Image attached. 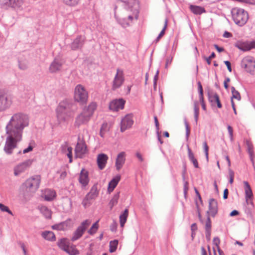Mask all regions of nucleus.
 I'll return each instance as SVG.
<instances>
[{"label": "nucleus", "instance_id": "a19ab883", "mask_svg": "<svg viewBox=\"0 0 255 255\" xmlns=\"http://www.w3.org/2000/svg\"><path fill=\"white\" fill-rule=\"evenodd\" d=\"M167 22L168 20L167 19L165 20L164 22V27L162 30V31L160 32V34H159L158 37L157 38V41H158L165 34V30H166L167 26Z\"/></svg>", "mask_w": 255, "mask_h": 255}, {"label": "nucleus", "instance_id": "9b49d317", "mask_svg": "<svg viewBox=\"0 0 255 255\" xmlns=\"http://www.w3.org/2000/svg\"><path fill=\"white\" fill-rule=\"evenodd\" d=\"M125 81L123 71L118 69L112 83V89L115 90L123 85Z\"/></svg>", "mask_w": 255, "mask_h": 255}, {"label": "nucleus", "instance_id": "6ab92c4d", "mask_svg": "<svg viewBox=\"0 0 255 255\" xmlns=\"http://www.w3.org/2000/svg\"><path fill=\"white\" fill-rule=\"evenodd\" d=\"M237 47L243 51H249L254 48V42H240L237 44Z\"/></svg>", "mask_w": 255, "mask_h": 255}, {"label": "nucleus", "instance_id": "5fc2aeb1", "mask_svg": "<svg viewBox=\"0 0 255 255\" xmlns=\"http://www.w3.org/2000/svg\"><path fill=\"white\" fill-rule=\"evenodd\" d=\"M215 57V54L214 52H212V54H211V55L208 57V58H206V61L208 63V65H210L211 63V59L214 58V57Z\"/></svg>", "mask_w": 255, "mask_h": 255}, {"label": "nucleus", "instance_id": "052dcab7", "mask_svg": "<svg viewBox=\"0 0 255 255\" xmlns=\"http://www.w3.org/2000/svg\"><path fill=\"white\" fill-rule=\"evenodd\" d=\"M224 63L227 66L228 70L229 72H232V67L231 63L229 61H225Z\"/></svg>", "mask_w": 255, "mask_h": 255}, {"label": "nucleus", "instance_id": "4c0bfd02", "mask_svg": "<svg viewBox=\"0 0 255 255\" xmlns=\"http://www.w3.org/2000/svg\"><path fill=\"white\" fill-rule=\"evenodd\" d=\"M98 221L95 223L91 227V228L88 231V233L91 235H93L96 233L97 231L99 225H98Z\"/></svg>", "mask_w": 255, "mask_h": 255}, {"label": "nucleus", "instance_id": "f03ea898", "mask_svg": "<svg viewBox=\"0 0 255 255\" xmlns=\"http://www.w3.org/2000/svg\"><path fill=\"white\" fill-rule=\"evenodd\" d=\"M130 2H134V4L131 7H128L123 13V18L121 20V24L126 27L132 22V20L137 19L138 14V5L134 0H128Z\"/></svg>", "mask_w": 255, "mask_h": 255}, {"label": "nucleus", "instance_id": "680f3d73", "mask_svg": "<svg viewBox=\"0 0 255 255\" xmlns=\"http://www.w3.org/2000/svg\"><path fill=\"white\" fill-rule=\"evenodd\" d=\"M216 96H218L217 94H213V95H210L209 96V99L211 102H215Z\"/></svg>", "mask_w": 255, "mask_h": 255}, {"label": "nucleus", "instance_id": "864d4df0", "mask_svg": "<svg viewBox=\"0 0 255 255\" xmlns=\"http://www.w3.org/2000/svg\"><path fill=\"white\" fill-rule=\"evenodd\" d=\"M108 155L104 153H100L97 156V159H108Z\"/></svg>", "mask_w": 255, "mask_h": 255}, {"label": "nucleus", "instance_id": "39448f33", "mask_svg": "<svg viewBox=\"0 0 255 255\" xmlns=\"http://www.w3.org/2000/svg\"><path fill=\"white\" fill-rule=\"evenodd\" d=\"M232 13L234 22L239 26L244 25L248 20V13L243 9L234 8L232 10Z\"/></svg>", "mask_w": 255, "mask_h": 255}, {"label": "nucleus", "instance_id": "774afa93", "mask_svg": "<svg viewBox=\"0 0 255 255\" xmlns=\"http://www.w3.org/2000/svg\"><path fill=\"white\" fill-rule=\"evenodd\" d=\"M107 128H108V125H107V124H105V123L102 125V127L101 128V129H102V130H103L104 131H106L107 130Z\"/></svg>", "mask_w": 255, "mask_h": 255}, {"label": "nucleus", "instance_id": "412c9836", "mask_svg": "<svg viewBox=\"0 0 255 255\" xmlns=\"http://www.w3.org/2000/svg\"><path fill=\"white\" fill-rule=\"evenodd\" d=\"M121 180V176L118 175L114 177L109 183L108 191L109 193L112 192L116 188Z\"/></svg>", "mask_w": 255, "mask_h": 255}, {"label": "nucleus", "instance_id": "f8f14e48", "mask_svg": "<svg viewBox=\"0 0 255 255\" xmlns=\"http://www.w3.org/2000/svg\"><path fill=\"white\" fill-rule=\"evenodd\" d=\"M133 124V116L132 114L126 115L121 122V131L124 132L130 128Z\"/></svg>", "mask_w": 255, "mask_h": 255}, {"label": "nucleus", "instance_id": "393cba45", "mask_svg": "<svg viewBox=\"0 0 255 255\" xmlns=\"http://www.w3.org/2000/svg\"><path fill=\"white\" fill-rule=\"evenodd\" d=\"M244 184L245 185L246 200L248 202L249 199H252L253 194L249 183L247 181H244Z\"/></svg>", "mask_w": 255, "mask_h": 255}, {"label": "nucleus", "instance_id": "72a5a7b5", "mask_svg": "<svg viewBox=\"0 0 255 255\" xmlns=\"http://www.w3.org/2000/svg\"><path fill=\"white\" fill-rule=\"evenodd\" d=\"M120 197V192H118L114 195L112 199L109 202V206L110 209L112 210L113 208L117 204L118 200Z\"/></svg>", "mask_w": 255, "mask_h": 255}, {"label": "nucleus", "instance_id": "603ef678", "mask_svg": "<svg viewBox=\"0 0 255 255\" xmlns=\"http://www.w3.org/2000/svg\"><path fill=\"white\" fill-rule=\"evenodd\" d=\"M213 244L217 247V249H218V248H220L219 244L220 243V240L218 237H215L213 239Z\"/></svg>", "mask_w": 255, "mask_h": 255}, {"label": "nucleus", "instance_id": "ea45409f", "mask_svg": "<svg viewBox=\"0 0 255 255\" xmlns=\"http://www.w3.org/2000/svg\"><path fill=\"white\" fill-rule=\"evenodd\" d=\"M63 1L66 5L75 6L78 3L79 0H63Z\"/></svg>", "mask_w": 255, "mask_h": 255}, {"label": "nucleus", "instance_id": "c03bdc74", "mask_svg": "<svg viewBox=\"0 0 255 255\" xmlns=\"http://www.w3.org/2000/svg\"><path fill=\"white\" fill-rule=\"evenodd\" d=\"M125 164V160H116V167L117 170H120Z\"/></svg>", "mask_w": 255, "mask_h": 255}, {"label": "nucleus", "instance_id": "7ed1b4c3", "mask_svg": "<svg viewBox=\"0 0 255 255\" xmlns=\"http://www.w3.org/2000/svg\"><path fill=\"white\" fill-rule=\"evenodd\" d=\"M96 109V104L94 103H91L87 108H84L76 119L75 123L76 126L79 127L87 124Z\"/></svg>", "mask_w": 255, "mask_h": 255}, {"label": "nucleus", "instance_id": "cd10ccee", "mask_svg": "<svg viewBox=\"0 0 255 255\" xmlns=\"http://www.w3.org/2000/svg\"><path fill=\"white\" fill-rule=\"evenodd\" d=\"M38 209L40 212L43 215L48 219L51 218V212L46 206L41 205L38 206Z\"/></svg>", "mask_w": 255, "mask_h": 255}, {"label": "nucleus", "instance_id": "58836bf2", "mask_svg": "<svg viewBox=\"0 0 255 255\" xmlns=\"http://www.w3.org/2000/svg\"><path fill=\"white\" fill-rule=\"evenodd\" d=\"M194 118L196 123H197L199 114V109L197 102H194Z\"/></svg>", "mask_w": 255, "mask_h": 255}, {"label": "nucleus", "instance_id": "0e129e2a", "mask_svg": "<svg viewBox=\"0 0 255 255\" xmlns=\"http://www.w3.org/2000/svg\"><path fill=\"white\" fill-rule=\"evenodd\" d=\"M154 122L155 124V127L157 130H159V124L158 121V119L156 116H154Z\"/></svg>", "mask_w": 255, "mask_h": 255}, {"label": "nucleus", "instance_id": "e433bc0d", "mask_svg": "<svg viewBox=\"0 0 255 255\" xmlns=\"http://www.w3.org/2000/svg\"><path fill=\"white\" fill-rule=\"evenodd\" d=\"M118 245V240H115L114 241H112L110 243V252L114 253L115 252L117 248V246Z\"/></svg>", "mask_w": 255, "mask_h": 255}, {"label": "nucleus", "instance_id": "bb28decb", "mask_svg": "<svg viewBox=\"0 0 255 255\" xmlns=\"http://www.w3.org/2000/svg\"><path fill=\"white\" fill-rule=\"evenodd\" d=\"M245 142L248 152L250 155V158L252 159L255 158L254 145L250 140L247 139Z\"/></svg>", "mask_w": 255, "mask_h": 255}, {"label": "nucleus", "instance_id": "a878e982", "mask_svg": "<svg viewBox=\"0 0 255 255\" xmlns=\"http://www.w3.org/2000/svg\"><path fill=\"white\" fill-rule=\"evenodd\" d=\"M72 147L67 144L62 146V151L63 154L66 155L69 159L72 158Z\"/></svg>", "mask_w": 255, "mask_h": 255}, {"label": "nucleus", "instance_id": "de8ad7c7", "mask_svg": "<svg viewBox=\"0 0 255 255\" xmlns=\"http://www.w3.org/2000/svg\"><path fill=\"white\" fill-rule=\"evenodd\" d=\"M203 148L204 150L206 155V158L207 159L208 158V150H209V147L207 145V143L206 141L204 142L203 143Z\"/></svg>", "mask_w": 255, "mask_h": 255}, {"label": "nucleus", "instance_id": "6e6552de", "mask_svg": "<svg viewBox=\"0 0 255 255\" xmlns=\"http://www.w3.org/2000/svg\"><path fill=\"white\" fill-rule=\"evenodd\" d=\"M41 182L40 175H34L27 179L24 183L26 189L30 192H35L39 187Z\"/></svg>", "mask_w": 255, "mask_h": 255}, {"label": "nucleus", "instance_id": "ddd939ff", "mask_svg": "<svg viewBox=\"0 0 255 255\" xmlns=\"http://www.w3.org/2000/svg\"><path fill=\"white\" fill-rule=\"evenodd\" d=\"M32 160H25L16 166L14 169V175L18 176L27 170L32 164Z\"/></svg>", "mask_w": 255, "mask_h": 255}, {"label": "nucleus", "instance_id": "f704fd0d", "mask_svg": "<svg viewBox=\"0 0 255 255\" xmlns=\"http://www.w3.org/2000/svg\"><path fill=\"white\" fill-rule=\"evenodd\" d=\"M65 252H66L70 255H77L79 254V251L76 248L75 246H69Z\"/></svg>", "mask_w": 255, "mask_h": 255}, {"label": "nucleus", "instance_id": "2eb2a0df", "mask_svg": "<svg viewBox=\"0 0 255 255\" xmlns=\"http://www.w3.org/2000/svg\"><path fill=\"white\" fill-rule=\"evenodd\" d=\"M71 220L68 219L64 222L52 226L53 230L57 231H65L71 227Z\"/></svg>", "mask_w": 255, "mask_h": 255}, {"label": "nucleus", "instance_id": "37998d69", "mask_svg": "<svg viewBox=\"0 0 255 255\" xmlns=\"http://www.w3.org/2000/svg\"><path fill=\"white\" fill-rule=\"evenodd\" d=\"M90 200H92L90 198H89L87 195H86L82 203L83 206L85 208H86L87 206H90L91 204L90 202Z\"/></svg>", "mask_w": 255, "mask_h": 255}, {"label": "nucleus", "instance_id": "e2e57ef3", "mask_svg": "<svg viewBox=\"0 0 255 255\" xmlns=\"http://www.w3.org/2000/svg\"><path fill=\"white\" fill-rule=\"evenodd\" d=\"M230 82V79L229 78H227L224 82V86L226 89H228L229 86L228 83Z\"/></svg>", "mask_w": 255, "mask_h": 255}, {"label": "nucleus", "instance_id": "c85d7f7f", "mask_svg": "<svg viewBox=\"0 0 255 255\" xmlns=\"http://www.w3.org/2000/svg\"><path fill=\"white\" fill-rule=\"evenodd\" d=\"M190 9L195 14H201L206 12L204 7L197 5H191Z\"/></svg>", "mask_w": 255, "mask_h": 255}, {"label": "nucleus", "instance_id": "69168bd1", "mask_svg": "<svg viewBox=\"0 0 255 255\" xmlns=\"http://www.w3.org/2000/svg\"><path fill=\"white\" fill-rule=\"evenodd\" d=\"M191 230L192 232H195L197 230V226L196 223H193L191 225Z\"/></svg>", "mask_w": 255, "mask_h": 255}, {"label": "nucleus", "instance_id": "f257e3e1", "mask_svg": "<svg viewBox=\"0 0 255 255\" xmlns=\"http://www.w3.org/2000/svg\"><path fill=\"white\" fill-rule=\"evenodd\" d=\"M28 125V119L25 115L16 114L11 117L5 128L6 137L4 151L6 153H12L17 143L21 140L23 129Z\"/></svg>", "mask_w": 255, "mask_h": 255}, {"label": "nucleus", "instance_id": "09e8293b", "mask_svg": "<svg viewBox=\"0 0 255 255\" xmlns=\"http://www.w3.org/2000/svg\"><path fill=\"white\" fill-rule=\"evenodd\" d=\"M185 128H186V138H187V139H188L189 136L190 132V127H189V126L188 123L186 122H185Z\"/></svg>", "mask_w": 255, "mask_h": 255}, {"label": "nucleus", "instance_id": "4468645a", "mask_svg": "<svg viewBox=\"0 0 255 255\" xmlns=\"http://www.w3.org/2000/svg\"><path fill=\"white\" fill-rule=\"evenodd\" d=\"M125 103L126 101L123 99H116L110 103L109 108L113 111H118L124 109Z\"/></svg>", "mask_w": 255, "mask_h": 255}, {"label": "nucleus", "instance_id": "3c124183", "mask_svg": "<svg viewBox=\"0 0 255 255\" xmlns=\"http://www.w3.org/2000/svg\"><path fill=\"white\" fill-rule=\"evenodd\" d=\"M228 130L230 134V137L231 140H233V129L230 126H228Z\"/></svg>", "mask_w": 255, "mask_h": 255}, {"label": "nucleus", "instance_id": "4d7b16f0", "mask_svg": "<svg viewBox=\"0 0 255 255\" xmlns=\"http://www.w3.org/2000/svg\"><path fill=\"white\" fill-rule=\"evenodd\" d=\"M211 230L205 231V236L206 240L210 241L211 240Z\"/></svg>", "mask_w": 255, "mask_h": 255}, {"label": "nucleus", "instance_id": "2f4dec72", "mask_svg": "<svg viewBox=\"0 0 255 255\" xmlns=\"http://www.w3.org/2000/svg\"><path fill=\"white\" fill-rule=\"evenodd\" d=\"M128 215V210L126 209L122 214L120 216V222L121 227H123L127 222Z\"/></svg>", "mask_w": 255, "mask_h": 255}, {"label": "nucleus", "instance_id": "9d476101", "mask_svg": "<svg viewBox=\"0 0 255 255\" xmlns=\"http://www.w3.org/2000/svg\"><path fill=\"white\" fill-rule=\"evenodd\" d=\"M91 223V222L89 220H86L82 222L81 225L74 232L73 236L71 239V241L74 242L80 239Z\"/></svg>", "mask_w": 255, "mask_h": 255}, {"label": "nucleus", "instance_id": "49530a36", "mask_svg": "<svg viewBox=\"0 0 255 255\" xmlns=\"http://www.w3.org/2000/svg\"><path fill=\"white\" fill-rule=\"evenodd\" d=\"M97 163L99 168L101 170H102L105 168L106 166L107 160H97Z\"/></svg>", "mask_w": 255, "mask_h": 255}, {"label": "nucleus", "instance_id": "13d9d810", "mask_svg": "<svg viewBox=\"0 0 255 255\" xmlns=\"http://www.w3.org/2000/svg\"><path fill=\"white\" fill-rule=\"evenodd\" d=\"M214 98H215V102L217 103V107L219 108H222V104L220 102L219 96H216Z\"/></svg>", "mask_w": 255, "mask_h": 255}, {"label": "nucleus", "instance_id": "a211bd4d", "mask_svg": "<svg viewBox=\"0 0 255 255\" xmlns=\"http://www.w3.org/2000/svg\"><path fill=\"white\" fill-rule=\"evenodd\" d=\"M79 181L83 187L86 186L89 183L88 172L84 169H83L80 172Z\"/></svg>", "mask_w": 255, "mask_h": 255}, {"label": "nucleus", "instance_id": "20e7f679", "mask_svg": "<svg viewBox=\"0 0 255 255\" xmlns=\"http://www.w3.org/2000/svg\"><path fill=\"white\" fill-rule=\"evenodd\" d=\"M71 105L66 101L60 103L57 108V117L60 121H68L73 116L70 110Z\"/></svg>", "mask_w": 255, "mask_h": 255}, {"label": "nucleus", "instance_id": "473e14b6", "mask_svg": "<svg viewBox=\"0 0 255 255\" xmlns=\"http://www.w3.org/2000/svg\"><path fill=\"white\" fill-rule=\"evenodd\" d=\"M59 247L63 251H65L69 246V242L66 239H62L58 242Z\"/></svg>", "mask_w": 255, "mask_h": 255}, {"label": "nucleus", "instance_id": "8fccbe9b", "mask_svg": "<svg viewBox=\"0 0 255 255\" xmlns=\"http://www.w3.org/2000/svg\"><path fill=\"white\" fill-rule=\"evenodd\" d=\"M126 155L127 154L126 152H121L118 154L117 159H122L123 158H125L127 157Z\"/></svg>", "mask_w": 255, "mask_h": 255}, {"label": "nucleus", "instance_id": "c9c22d12", "mask_svg": "<svg viewBox=\"0 0 255 255\" xmlns=\"http://www.w3.org/2000/svg\"><path fill=\"white\" fill-rule=\"evenodd\" d=\"M231 90L232 93L231 101H234V99H236L238 101H240L241 98L240 93L237 91L234 87L231 88Z\"/></svg>", "mask_w": 255, "mask_h": 255}, {"label": "nucleus", "instance_id": "1a4fd4ad", "mask_svg": "<svg viewBox=\"0 0 255 255\" xmlns=\"http://www.w3.org/2000/svg\"><path fill=\"white\" fill-rule=\"evenodd\" d=\"M87 152V147L84 137L79 136L75 149V157L82 158Z\"/></svg>", "mask_w": 255, "mask_h": 255}, {"label": "nucleus", "instance_id": "0eeeda50", "mask_svg": "<svg viewBox=\"0 0 255 255\" xmlns=\"http://www.w3.org/2000/svg\"><path fill=\"white\" fill-rule=\"evenodd\" d=\"M241 66L245 71L252 75H255V58L251 56L244 57L241 63Z\"/></svg>", "mask_w": 255, "mask_h": 255}, {"label": "nucleus", "instance_id": "dca6fc26", "mask_svg": "<svg viewBox=\"0 0 255 255\" xmlns=\"http://www.w3.org/2000/svg\"><path fill=\"white\" fill-rule=\"evenodd\" d=\"M218 212V203L213 198L210 199L209 202V211L208 214L214 217Z\"/></svg>", "mask_w": 255, "mask_h": 255}, {"label": "nucleus", "instance_id": "5701e85b", "mask_svg": "<svg viewBox=\"0 0 255 255\" xmlns=\"http://www.w3.org/2000/svg\"><path fill=\"white\" fill-rule=\"evenodd\" d=\"M62 63L57 59H55L50 66L49 70L51 72H56L61 68Z\"/></svg>", "mask_w": 255, "mask_h": 255}, {"label": "nucleus", "instance_id": "4be33fe9", "mask_svg": "<svg viewBox=\"0 0 255 255\" xmlns=\"http://www.w3.org/2000/svg\"><path fill=\"white\" fill-rule=\"evenodd\" d=\"M99 191L98 184H95L91 188L90 192L86 195L91 200L95 199L99 195Z\"/></svg>", "mask_w": 255, "mask_h": 255}, {"label": "nucleus", "instance_id": "a18cd8bd", "mask_svg": "<svg viewBox=\"0 0 255 255\" xmlns=\"http://www.w3.org/2000/svg\"><path fill=\"white\" fill-rule=\"evenodd\" d=\"M211 230V221L209 216H208L205 224V231Z\"/></svg>", "mask_w": 255, "mask_h": 255}, {"label": "nucleus", "instance_id": "6e6d98bb", "mask_svg": "<svg viewBox=\"0 0 255 255\" xmlns=\"http://www.w3.org/2000/svg\"><path fill=\"white\" fill-rule=\"evenodd\" d=\"M188 190V183L187 181H185L184 184V194L185 197H186L187 192Z\"/></svg>", "mask_w": 255, "mask_h": 255}, {"label": "nucleus", "instance_id": "c756f323", "mask_svg": "<svg viewBox=\"0 0 255 255\" xmlns=\"http://www.w3.org/2000/svg\"><path fill=\"white\" fill-rule=\"evenodd\" d=\"M83 40L81 37L76 38L73 42L71 45V47L73 50H76L81 48L83 45Z\"/></svg>", "mask_w": 255, "mask_h": 255}, {"label": "nucleus", "instance_id": "aec40b11", "mask_svg": "<svg viewBox=\"0 0 255 255\" xmlns=\"http://www.w3.org/2000/svg\"><path fill=\"white\" fill-rule=\"evenodd\" d=\"M6 4L15 9H20L23 4V0H8Z\"/></svg>", "mask_w": 255, "mask_h": 255}, {"label": "nucleus", "instance_id": "423d86ee", "mask_svg": "<svg viewBox=\"0 0 255 255\" xmlns=\"http://www.w3.org/2000/svg\"><path fill=\"white\" fill-rule=\"evenodd\" d=\"M74 99L75 101L84 104L88 99V92L86 88L81 84H78L74 89Z\"/></svg>", "mask_w": 255, "mask_h": 255}, {"label": "nucleus", "instance_id": "7c9ffc66", "mask_svg": "<svg viewBox=\"0 0 255 255\" xmlns=\"http://www.w3.org/2000/svg\"><path fill=\"white\" fill-rule=\"evenodd\" d=\"M42 236L45 239L50 241H54L56 240L55 236L52 231H44L42 233Z\"/></svg>", "mask_w": 255, "mask_h": 255}, {"label": "nucleus", "instance_id": "b1692460", "mask_svg": "<svg viewBox=\"0 0 255 255\" xmlns=\"http://www.w3.org/2000/svg\"><path fill=\"white\" fill-rule=\"evenodd\" d=\"M43 196L45 200L50 201L55 197L56 193L54 191L51 189H46L44 192Z\"/></svg>", "mask_w": 255, "mask_h": 255}, {"label": "nucleus", "instance_id": "f3484780", "mask_svg": "<svg viewBox=\"0 0 255 255\" xmlns=\"http://www.w3.org/2000/svg\"><path fill=\"white\" fill-rule=\"evenodd\" d=\"M11 104V99L5 95H0V110L8 108Z\"/></svg>", "mask_w": 255, "mask_h": 255}, {"label": "nucleus", "instance_id": "bf43d9fd", "mask_svg": "<svg viewBox=\"0 0 255 255\" xmlns=\"http://www.w3.org/2000/svg\"><path fill=\"white\" fill-rule=\"evenodd\" d=\"M33 147L31 145H29L28 147L23 150V153H26L32 150Z\"/></svg>", "mask_w": 255, "mask_h": 255}, {"label": "nucleus", "instance_id": "338daca9", "mask_svg": "<svg viewBox=\"0 0 255 255\" xmlns=\"http://www.w3.org/2000/svg\"><path fill=\"white\" fill-rule=\"evenodd\" d=\"M228 194H229L228 189L227 188H226L224 191L223 198L224 199H227L228 198Z\"/></svg>", "mask_w": 255, "mask_h": 255}, {"label": "nucleus", "instance_id": "79ce46f5", "mask_svg": "<svg viewBox=\"0 0 255 255\" xmlns=\"http://www.w3.org/2000/svg\"><path fill=\"white\" fill-rule=\"evenodd\" d=\"M0 210L2 212H6L8 213L9 214L13 215L12 212L9 209L8 207L5 206L4 205L1 203H0Z\"/></svg>", "mask_w": 255, "mask_h": 255}]
</instances>
